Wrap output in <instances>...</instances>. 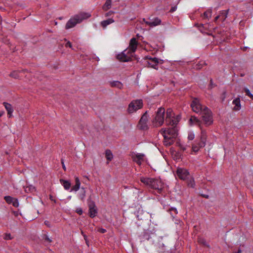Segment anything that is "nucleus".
Instances as JSON below:
<instances>
[{"label": "nucleus", "instance_id": "obj_1", "mask_svg": "<svg viewBox=\"0 0 253 253\" xmlns=\"http://www.w3.org/2000/svg\"><path fill=\"white\" fill-rule=\"evenodd\" d=\"M173 127L169 128H162L161 133L164 137V144L166 146H170L172 145L174 141V139L177 136V130Z\"/></svg>", "mask_w": 253, "mask_h": 253}, {"label": "nucleus", "instance_id": "obj_2", "mask_svg": "<svg viewBox=\"0 0 253 253\" xmlns=\"http://www.w3.org/2000/svg\"><path fill=\"white\" fill-rule=\"evenodd\" d=\"M140 180L142 183L149 186L150 188L157 190L158 193H162L164 184L160 180L156 178L141 177Z\"/></svg>", "mask_w": 253, "mask_h": 253}, {"label": "nucleus", "instance_id": "obj_3", "mask_svg": "<svg viewBox=\"0 0 253 253\" xmlns=\"http://www.w3.org/2000/svg\"><path fill=\"white\" fill-rule=\"evenodd\" d=\"M90 17V14L88 13H81L70 18L66 23L65 28L66 29L73 28L77 24L82 22L83 20L87 19Z\"/></svg>", "mask_w": 253, "mask_h": 253}, {"label": "nucleus", "instance_id": "obj_4", "mask_svg": "<svg viewBox=\"0 0 253 253\" xmlns=\"http://www.w3.org/2000/svg\"><path fill=\"white\" fill-rule=\"evenodd\" d=\"M165 110L164 108L160 107L156 112L154 118L152 120V124L153 127H158L162 126L164 122V116Z\"/></svg>", "mask_w": 253, "mask_h": 253}, {"label": "nucleus", "instance_id": "obj_5", "mask_svg": "<svg viewBox=\"0 0 253 253\" xmlns=\"http://www.w3.org/2000/svg\"><path fill=\"white\" fill-rule=\"evenodd\" d=\"M204 124L208 126L213 123V117L211 111L207 107H204L203 112L200 113Z\"/></svg>", "mask_w": 253, "mask_h": 253}, {"label": "nucleus", "instance_id": "obj_6", "mask_svg": "<svg viewBox=\"0 0 253 253\" xmlns=\"http://www.w3.org/2000/svg\"><path fill=\"white\" fill-rule=\"evenodd\" d=\"M180 116H176L173 117V114L171 109H168L166 112V123L167 126H176L180 120Z\"/></svg>", "mask_w": 253, "mask_h": 253}, {"label": "nucleus", "instance_id": "obj_7", "mask_svg": "<svg viewBox=\"0 0 253 253\" xmlns=\"http://www.w3.org/2000/svg\"><path fill=\"white\" fill-rule=\"evenodd\" d=\"M143 107V101L141 99L133 100L129 104L127 112L129 114H131L136 112L137 110L142 108Z\"/></svg>", "mask_w": 253, "mask_h": 253}, {"label": "nucleus", "instance_id": "obj_8", "mask_svg": "<svg viewBox=\"0 0 253 253\" xmlns=\"http://www.w3.org/2000/svg\"><path fill=\"white\" fill-rule=\"evenodd\" d=\"M149 116L147 114V111H146L141 117L137 125V127L141 130H146L148 129V121Z\"/></svg>", "mask_w": 253, "mask_h": 253}, {"label": "nucleus", "instance_id": "obj_9", "mask_svg": "<svg viewBox=\"0 0 253 253\" xmlns=\"http://www.w3.org/2000/svg\"><path fill=\"white\" fill-rule=\"evenodd\" d=\"M191 107L194 112L201 113L204 110L205 106H202L197 98H194L191 103Z\"/></svg>", "mask_w": 253, "mask_h": 253}, {"label": "nucleus", "instance_id": "obj_10", "mask_svg": "<svg viewBox=\"0 0 253 253\" xmlns=\"http://www.w3.org/2000/svg\"><path fill=\"white\" fill-rule=\"evenodd\" d=\"M176 174L179 178L183 180H186L190 176V173L188 170L181 168H178L177 169Z\"/></svg>", "mask_w": 253, "mask_h": 253}, {"label": "nucleus", "instance_id": "obj_11", "mask_svg": "<svg viewBox=\"0 0 253 253\" xmlns=\"http://www.w3.org/2000/svg\"><path fill=\"white\" fill-rule=\"evenodd\" d=\"M89 215L91 218L95 217L97 214L96 206L93 201H90L88 203Z\"/></svg>", "mask_w": 253, "mask_h": 253}, {"label": "nucleus", "instance_id": "obj_12", "mask_svg": "<svg viewBox=\"0 0 253 253\" xmlns=\"http://www.w3.org/2000/svg\"><path fill=\"white\" fill-rule=\"evenodd\" d=\"M199 127L201 129V146H205L206 145V142L207 140V132L206 130L203 128L202 126H200V127Z\"/></svg>", "mask_w": 253, "mask_h": 253}, {"label": "nucleus", "instance_id": "obj_13", "mask_svg": "<svg viewBox=\"0 0 253 253\" xmlns=\"http://www.w3.org/2000/svg\"><path fill=\"white\" fill-rule=\"evenodd\" d=\"M145 23L150 27H155L160 25L161 23V20L158 17H155L152 19V21H145L143 19Z\"/></svg>", "mask_w": 253, "mask_h": 253}, {"label": "nucleus", "instance_id": "obj_14", "mask_svg": "<svg viewBox=\"0 0 253 253\" xmlns=\"http://www.w3.org/2000/svg\"><path fill=\"white\" fill-rule=\"evenodd\" d=\"M137 45L138 42L136 39L135 38H132L129 42V50L131 52H134L137 49Z\"/></svg>", "mask_w": 253, "mask_h": 253}, {"label": "nucleus", "instance_id": "obj_15", "mask_svg": "<svg viewBox=\"0 0 253 253\" xmlns=\"http://www.w3.org/2000/svg\"><path fill=\"white\" fill-rule=\"evenodd\" d=\"M159 63L158 59L155 58H151L147 61V65L149 67H152L155 69H158V64Z\"/></svg>", "mask_w": 253, "mask_h": 253}, {"label": "nucleus", "instance_id": "obj_16", "mask_svg": "<svg viewBox=\"0 0 253 253\" xmlns=\"http://www.w3.org/2000/svg\"><path fill=\"white\" fill-rule=\"evenodd\" d=\"M75 184L71 189L70 192H72V191L77 192L80 188L81 182H80V180L78 177H77V176L75 177Z\"/></svg>", "mask_w": 253, "mask_h": 253}, {"label": "nucleus", "instance_id": "obj_17", "mask_svg": "<svg viewBox=\"0 0 253 253\" xmlns=\"http://www.w3.org/2000/svg\"><path fill=\"white\" fill-rule=\"evenodd\" d=\"M3 105L5 107V108L6 109V111H7V115L8 116V117H11L12 116V114L13 111V109L11 105L8 103L4 102Z\"/></svg>", "mask_w": 253, "mask_h": 253}, {"label": "nucleus", "instance_id": "obj_18", "mask_svg": "<svg viewBox=\"0 0 253 253\" xmlns=\"http://www.w3.org/2000/svg\"><path fill=\"white\" fill-rule=\"evenodd\" d=\"M117 58L118 60L122 62H127L129 59V57L127 56L124 52L118 54Z\"/></svg>", "mask_w": 253, "mask_h": 253}, {"label": "nucleus", "instance_id": "obj_19", "mask_svg": "<svg viewBox=\"0 0 253 253\" xmlns=\"http://www.w3.org/2000/svg\"><path fill=\"white\" fill-rule=\"evenodd\" d=\"M233 104L235 105L233 109L235 111H238L241 109L240 99L237 98L233 100L232 102Z\"/></svg>", "mask_w": 253, "mask_h": 253}, {"label": "nucleus", "instance_id": "obj_20", "mask_svg": "<svg viewBox=\"0 0 253 253\" xmlns=\"http://www.w3.org/2000/svg\"><path fill=\"white\" fill-rule=\"evenodd\" d=\"M110 84L111 87H117L119 89L122 88L123 86V84H122V83L118 81L111 82L110 83Z\"/></svg>", "mask_w": 253, "mask_h": 253}, {"label": "nucleus", "instance_id": "obj_21", "mask_svg": "<svg viewBox=\"0 0 253 253\" xmlns=\"http://www.w3.org/2000/svg\"><path fill=\"white\" fill-rule=\"evenodd\" d=\"M189 122L192 124L198 125L199 127L202 126V122L199 119L195 117H191L189 120Z\"/></svg>", "mask_w": 253, "mask_h": 253}, {"label": "nucleus", "instance_id": "obj_22", "mask_svg": "<svg viewBox=\"0 0 253 253\" xmlns=\"http://www.w3.org/2000/svg\"><path fill=\"white\" fill-rule=\"evenodd\" d=\"M144 157V155L143 154H137L134 158V161L137 164L140 165L141 164V162L143 161Z\"/></svg>", "mask_w": 253, "mask_h": 253}, {"label": "nucleus", "instance_id": "obj_23", "mask_svg": "<svg viewBox=\"0 0 253 253\" xmlns=\"http://www.w3.org/2000/svg\"><path fill=\"white\" fill-rule=\"evenodd\" d=\"M60 181L65 190H67L70 188L71 183L70 181L62 179H60Z\"/></svg>", "mask_w": 253, "mask_h": 253}, {"label": "nucleus", "instance_id": "obj_24", "mask_svg": "<svg viewBox=\"0 0 253 253\" xmlns=\"http://www.w3.org/2000/svg\"><path fill=\"white\" fill-rule=\"evenodd\" d=\"M228 11L229 10L228 9L226 10H222L220 12V18L222 21H224L227 18Z\"/></svg>", "mask_w": 253, "mask_h": 253}, {"label": "nucleus", "instance_id": "obj_25", "mask_svg": "<svg viewBox=\"0 0 253 253\" xmlns=\"http://www.w3.org/2000/svg\"><path fill=\"white\" fill-rule=\"evenodd\" d=\"M114 22V20L112 18H109L106 20H104L101 22V26L103 27H106L107 25L113 23Z\"/></svg>", "mask_w": 253, "mask_h": 253}, {"label": "nucleus", "instance_id": "obj_26", "mask_svg": "<svg viewBox=\"0 0 253 253\" xmlns=\"http://www.w3.org/2000/svg\"><path fill=\"white\" fill-rule=\"evenodd\" d=\"M204 147V146H201V141H200V142H199L197 144H193L192 145V149L193 151H194L195 152H197L199 151V150L200 148H203Z\"/></svg>", "mask_w": 253, "mask_h": 253}, {"label": "nucleus", "instance_id": "obj_27", "mask_svg": "<svg viewBox=\"0 0 253 253\" xmlns=\"http://www.w3.org/2000/svg\"><path fill=\"white\" fill-rule=\"evenodd\" d=\"M111 5V0H106L105 4L103 6V9L105 11H107L110 8Z\"/></svg>", "mask_w": 253, "mask_h": 253}, {"label": "nucleus", "instance_id": "obj_28", "mask_svg": "<svg viewBox=\"0 0 253 253\" xmlns=\"http://www.w3.org/2000/svg\"><path fill=\"white\" fill-rule=\"evenodd\" d=\"M212 14V10L210 8L208 9L206 11H205L203 15V17L205 19H209V17H211Z\"/></svg>", "mask_w": 253, "mask_h": 253}, {"label": "nucleus", "instance_id": "obj_29", "mask_svg": "<svg viewBox=\"0 0 253 253\" xmlns=\"http://www.w3.org/2000/svg\"><path fill=\"white\" fill-rule=\"evenodd\" d=\"M105 157L108 161L112 160L113 158V154L110 150H106L105 151Z\"/></svg>", "mask_w": 253, "mask_h": 253}, {"label": "nucleus", "instance_id": "obj_30", "mask_svg": "<svg viewBox=\"0 0 253 253\" xmlns=\"http://www.w3.org/2000/svg\"><path fill=\"white\" fill-rule=\"evenodd\" d=\"M186 180H187V185L189 187L194 188L195 186V185L194 178H188Z\"/></svg>", "mask_w": 253, "mask_h": 253}, {"label": "nucleus", "instance_id": "obj_31", "mask_svg": "<svg viewBox=\"0 0 253 253\" xmlns=\"http://www.w3.org/2000/svg\"><path fill=\"white\" fill-rule=\"evenodd\" d=\"M20 73L21 72L19 71H14L10 74V76L13 78L18 79L20 77V76L19 75Z\"/></svg>", "mask_w": 253, "mask_h": 253}, {"label": "nucleus", "instance_id": "obj_32", "mask_svg": "<svg viewBox=\"0 0 253 253\" xmlns=\"http://www.w3.org/2000/svg\"><path fill=\"white\" fill-rule=\"evenodd\" d=\"M35 190V188L33 185H29L25 187V191L27 193L32 192Z\"/></svg>", "mask_w": 253, "mask_h": 253}, {"label": "nucleus", "instance_id": "obj_33", "mask_svg": "<svg viewBox=\"0 0 253 253\" xmlns=\"http://www.w3.org/2000/svg\"><path fill=\"white\" fill-rule=\"evenodd\" d=\"M244 90L246 95L253 100V94L251 93L250 90L247 88H244Z\"/></svg>", "mask_w": 253, "mask_h": 253}, {"label": "nucleus", "instance_id": "obj_34", "mask_svg": "<svg viewBox=\"0 0 253 253\" xmlns=\"http://www.w3.org/2000/svg\"><path fill=\"white\" fill-rule=\"evenodd\" d=\"M4 200H5V201L8 203V204H11L12 202H13V198L11 197V196H5L4 198Z\"/></svg>", "mask_w": 253, "mask_h": 253}, {"label": "nucleus", "instance_id": "obj_35", "mask_svg": "<svg viewBox=\"0 0 253 253\" xmlns=\"http://www.w3.org/2000/svg\"><path fill=\"white\" fill-rule=\"evenodd\" d=\"M83 192H82V193L80 194V198L82 200H83L84 197H85V188L84 187H82L81 188Z\"/></svg>", "mask_w": 253, "mask_h": 253}, {"label": "nucleus", "instance_id": "obj_36", "mask_svg": "<svg viewBox=\"0 0 253 253\" xmlns=\"http://www.w3.org/2000/svg\"><path fill=\"white\" fill-rule=\"evenodd\" d=\"M11 204L15 207H18V206H19L18 201V200L17 199L14 198L13 199V202H12Z\"/></svg>", "mask_w": 253, "mask_h": 253}, {"label": "nucleus", "instance_id": "obj_37", "mask_svg": "<svg viewBox=\"0 0 253 253\" xmlns=\"http://www.w3.org/2000/svg\"><path fill=\"white\" fill-rule=\"evenodd\" d=\"M194 138H195V135L193 132L189 133L188 135V139L189 140H192L194 139Z\"/></svg>", "mask_w": 253, "mask_h": 253}, {"label": "nucleus", "instance_id": "obj_38", "mask_svg": "<svg viewBox=\"0 0 253 253\" xmlns=\"http://www.w3.org/2000/svg\"><path fill=\"white\" fill-rule=\"evenodd\" d=\"M3 238L5 240H11L12 239V237H11V235L10 234L6 233L4 235Z\"/></svg>", "mask_w": 253, "mask_h": 253}, {"label": "nucleus", "instance_id": "obj_39", "mask_svg": "<svg viewBox=\"0 0 253 253\" xmlns=\"http://www.w3.org/2000/svg\"><path fill=\"white\" fill-rule=\"evenodd\" d=\"M98 231L101 233H105L106 232V230L102 228H100L98 229Z\"/></svg>", "mask_w": 253, "mask_h": 253}, {"label": "nucleus", "instance_id": "obj_40", "mask_svg": "<svg viewBox=\"0 0 253 253\" xmlns=\"http://www.w3.org/2000/svg\"><path fill=\"white\" fill-rule=\"evenodd\" d=\"M76 212L79 215H81L83 213V211L81 209H78L76 210Z\"/></svg>", "mask_w": 253, "mask_h": 253}, {"label": "nucleus", "instance_id": "obj_41", "mask_svg": "<svg viewBox=\"0 0 253 253\" xmlns=\"http://www.w3.org/2000/svg\"><path fill=\"white\" fill-rule=\"evenodd\" d=\"M65 46L66 47H69L70 48L72 47V43L70 42H68L66 44H65Z\"/></svg>", "mask_w": 253, "mask_h": 253}, {"label": "nucleus", "instance_id": "obj_42", "mask_svg": "<svg viewBox=\"0 0 253 253\" xmlns=\"http://www.w3.org/2000/svg\"><path fill=\"white\" fill-rule=\"evenodd\" d=\"M61 163H62V165L63 169H64V170H66V167H65V166L64 165V163L63 159L61 160Z\"/></svg>", "mask_w": 253, "mask_h": 253}, {"label": "nucleus", "instance_id": "obj_43", "mask_svg": "<svg viewBox=\"0 0 253 253\" xmlns=\"http://www.w3.org/2000/svg\"><path fill=\"white\" fill-rule=\"evenodd\" d=\"M176 9V7H172L170 10V12H174V11H175Z\"/></svg>", "mask_w": 253, "mask_h": 253}, {"label": "nucleus", "instance_id": "obj_44", "mask_svg": "<svg viewBox=\"0 0 253 253\" xmlns=\"http://www.w3.org/2000/svg\"><path fill=\"white\" fill-rule=\"evenodd\" d=\"M220 18V14L219 15H217V16H216L214 18V22H216L217 21V20Z\"/></svg>", "mask_w": 253, "mask_h": 253}, {"label": "nucleus", "instance_id": "obj_45", "mask_svg": "<svg viewBox=\"0 0 253 253\" xmlns=\"http://www.w3.org/2000/svg\"><path fill=\"white\" fill-rule=\"evenodd\" d=\"M45 240L49 243L51 242V240L47 236L45 237Z\"/></svg>", "mask_w": 253, "mask_h": 253}, {"label": "nucleus", "instance_id": "obj_46", "mask_svg": "<svg viewBox=\"0 0 253 253\" xmlns=\"http://www.w3.org/2000/svg\"><path fill=\"white\" fill-rule=\"evenodd\" d=\"M242 250L240 249H239L237 251H234L233 253H241Z\"/></svg>", "mask_w": 253, "mask_h": 253}, {"label": "nucleus", "instance_id": "obj_47", "mask_svg": "<svg viewBox=\"0 0 253 253\" xmlns=\"http://www.w3.org/2000/svg\"><path fill=\"white\" fill-rule=\"evenodd\" d=\"M197 69H200L202 68V64H200L199 65L197 64Z\"/></svg>", "mask_w": 253, "mask_h": 253}, {"label": "nucleus", "instance_id": "obj_48", "mask_svg": "<svg viewBox=\"0 0 253 253\" xmlns=\"http://www.w3.org/2000/svg\"><path fill=\"white\" fill-rule=\"evenodd\" d=\"M112 13H113V12H112V11H109V12H108V13H107L106 14V16H110V15H111V14H112Z\"/></svg>", "mask_w": 253, "mask_h": 253}, {"label": "nucleus", "instance_id": "obj_49", "mask_svg": "<svg viewBox=\"0 0 253 253\" xmlns=\"http://www.w3.org/2000/svg\"><path fill=\"white\" fill-rule=\"evenodd\" d=\"M198 242L199 243H202V244H204V243H205V241L203 240H202L201 239H199Z\"/></svg>", "mask_w": 253, "mask_h": 253}, {"label": "nucleus", "instance_id": "obj_50", "mask_svg": "<svg viewBox=\"0 0 253 253\" xmlns=\"http://www.w3.org/2000/svg\"><path fill=\"white\" fill-rule=\"evenodd\" d=\"M180 148L181 150H182L183 151L186 149L185 148L184 146H182V145H180Z\"/></svg>", "mask_w": 253, "mask_h": 253}, {"label": "nucleus", "instance_id": "obj_51", "mask_svg": "<svg viewBox=\"0 0 253 253\" xmlns=\"http://www.w3.org/2000/svg\"><path fill=\"white\" fill-rule=\"evenodd\" d=\"M44 224H45L46 225L48 226H49V221H44Z\"/></svg>", "mask_w": 253, "mask_h": 253}, {"label": "nucleus", "instance_id": "obj_52", "mask_svg": "<svg viewBox=\"0 0 253 253\" xmlns=\"http://www.w3.org/2000/svg\"><path fill=\"white\" fill-rule=\"evenodd\" d=\"M212 80H211V82H210V85L211 86V88H212Z\"/></svg>", "mask_w": 253, "mask_h": 253}, {"label": "nucleus", "instance_id": "obj_53", "mask_svg": "<svg viewBox=\"0 0 253 253\" xmlns=\"http://www.w3.org/2000/svg\"><path fill=\"white\" fill-rule=\"evenodd\" d=\"M172 211H173L175 212V213H177V210L175 208H171V209Z\"/></svg>", "mask_w": 253, "mask_h": 253}, {"label": "nucleus", "instance_id": "obj_54", "mask_svg": "<svg viewBox=\"0 0 253 253\" xmlns=\"http://www.w3.org/2000/svg\"><path fill=\"white\" fill-rule=\"evenodd\" d=\"M3 112H0V117L3 115Z\"/></svg>", "mask_w": 253, "mask_h": 253}, {"label": "nucleus", "instance_id": "obj_55", "mask_svg": "<svg viewBox=\"0 0 253 253\" xmlns=\"http://www.w3.org/2000/svg\"><path fill=\"white\" fill-rule=\"evenodd\" d=\"M50 198V200H51V201H53V197H52L51 196H50V198Z\"/></svg>", "mask_w": 253, "mask_h": 253}]
</instances>
